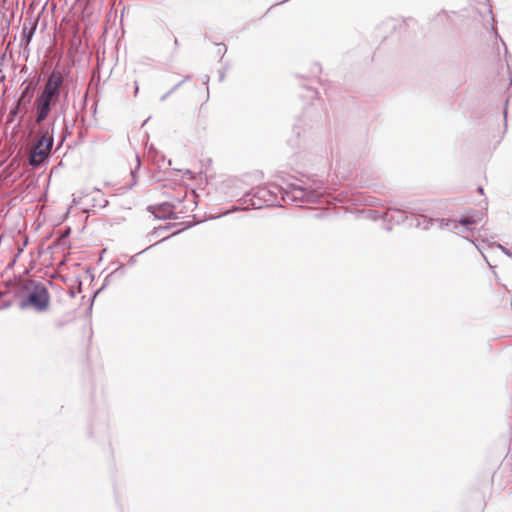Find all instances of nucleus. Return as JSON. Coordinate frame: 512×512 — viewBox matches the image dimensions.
Listing matches in <instances>:
<instances>
[{
  "mask_svg": "<svg viewBox=\"0 0 512 512\" xmlns=\"http://www.w3.org/2000/svg\"><path fill=\"white\" fill-rule=\"evenodd\" d=\"M15 296L21 299V309L32 307L38 312H43L49 307L50 295L47 287L35 280L22 279L18 283Z\"/></svg>",
  "mask_w": 512,
  "mask_h": 512,
  "instance_id": "obj_2",
  "label": "nucleus"
},
{
  "mask_svg": "<svg viewBox=\"0 0 512 512\" xmlns=\"http://www.w3.org/2000/svg\"><path fill=\"white\" fill-rule=\"evenodd\" d=\"M477 215L478 213L476 211H472L461 215L459 219L427 218L426 216H423V229L428 230L434 223L437 222L439 223V228L441 230L447 228L457 234L473 231L475 229V225L479 221Z\"/></svg>",
  "mask_w": 512,
  "mask_h": 512,
  "instance_id": "obj_4",
  "label": "nucleus"
},
{
  "mask_svg": "<svg viewBox=\"0 0 512 512\" xmlns=\"http://www.w3.org/2000/svg\"><path fill=\"white\" fill-rule=\"evenodd\" d=\"M507 105H508V99L505 101V110H504V121L507 122Z\"/></svg>",
  "mask_w": 512,
  "mask_h": 512,
  "instance_id": "obj_23",
  "label": "nucleus"
},
{
  "mask_svg": "<svg viewBox=\"0 0 512 512\" xmlns=\"http://www.w3.org/2000/svg\"><path fill=\"white\" fill-rule=\"evenodd\" d=\"M174 92L172 91V89H170L167 93H165L164 95H162L160 97V101H165L171 94H173Z\"/></svg>",
  "mask_w": 512,
  "mask_h": 512,
  "instance_id": "obj_19",
  "label": "nucleus"
},
{
  "mask_svg": "<svg viewBox=\"0 0 512 512\" xmlns=\"http://www.w3.org/2000/svg\"><path fill=\"white\" fill-rule=\"evenodd\" d=\"M175 206L170 202H163L156 206H149L148 210L154 215L155 218L160 220L178 219L174 212Z\"/></svg>",
  "mask_w": 512,
  "mask_h": 512,
  "instance_id": "obj_9",
  "label": "nucleus"
},
{
  "mask_svg": "<svg viewBox=\"0 0 512 512\" xmlns=\"http://www.w3.org/2000/svg\"><path fill=\"white\" fill-rule=\"evenodd\" d=\"M21 114H22L21 108L18 107L15 104V106L12 107L11 110H10V113H9V116H8V121L12 122L14 120V118L17 117V116H18V119H19Z\"/></svg>",
  "mask_w": 512,
  "mask_h": 512,
  "instance_id": "obj_12",
  "label": "nucleus"
},
{
  "mask_svg": "<svg viewBox=\"0 0 512 512\" xmlns=\"http://www.w3.org/2000/svg\"><path fill=\"white\" fill-rule=\"evenodd\" d=\"M56 103L46 100L42 97L36 96L33 103L34 119L37 124L44 122L51 113L52 107Z\"/></svg>",
  "mask_w": 512,
  "mask_h": 512,
  "instance_id": "obj_8",
  "label": "nucleus"
},
{
  "mask_svg": "<svg viewBox=\"0 0 512 512\" xmlns=\"http://www.w3.org/2000/svg\"><path fill=\"white\" fill-rule=\"evenodd\" d=\"M71 296L75 297V292L74 291H71Z\"/></svg>",
  "mask_w": 512,
  "mask_h": 512,
  "instance_id": "obj_34",
  "label": "nucleus"
},
{
  "mask_svg": "<svg viewBox=\"0 0 512 512\" xmlns=\"http://www.w3.org/2000/svg\"><path fill=\"white\" fill-rule=\"evenodd\" d=\"M327 194L322 181H314L311 184H290L284 189L277 184L259 185L247 191L239 200L242 209H261L270 206H282L288 203H320ZM236 206L233 211L240 210Z\"/></svg>",
  "mask_w": 512,
  "mask_h": 512,
  "instance_id": "obj_1",
  "label": "nucleus"
},
{
  "mask_svg": "<svg viewBox=\"0 0 512 512\" xmlns=\"http://www.w3.org/2000/svg\"><path fill=\"white\" fill-rule=\"evenodd\" d=\"M309 90H310V92L312 93V96H311V97H314V96H316V95L318 94V92H317V91H315V90H312V89H309Z\"/></svg>",
  "mask_w": 512,
  "mask_h": 512,
  "instance_id": "obj_29",
  "label": "nucleus"
},
{
  "mask_svg": "<svg viewBox=\"0 0 512 512\" xmlns=\"http://www.w3.org/2000/svg\"><path fill=\"white\" fill-rule=\"evenodd\" d=\"M478 192H479V193H481V194H483V192H484L483 187L479 186V187H478Z\"/></svg>",
  "mask_w": 512,
  "mask_h": 512,
  "instance_id": "obj_30",
  "label": "nucleus"
},
{
  "mask_svg": "<svg viewBox=\"0 0 512 512\" xmlns=\"http://www.w3.org/2000/svg\"><path fill=\"white\" fill-rule=\"evenodd\" d=\"M145 251H146V249H144V250H142V251L138 252L137 254H135V255L131 256V257L129 258V260H128V264H129V265H134V264L136 263V258H137V256H139L140 254L144 253Z\"/></svg>",
  "mask_w": 512,
  "mask_h": 512,
  "instance_id": "obj_17",
  "label": "nucleus"
},
{
  "mask_svg": "<svg viewBox=\"0 0 512 512\" xmlns=\"http://www.w3.org/2000/svg\"><path fill=\"white\" fill-rule=\"evenodd\" d=\"M224 77H225V73L223 71H220L219 72V80L223 81Z\"/></svg>",
  "mask_w": 512,
  "mask_h": 512,
  "instance_id": "obj_27",
  "label": "nucleus"
},
{
  "mask_svg": "<svg viewBox=\"0 0 512 512\" xmlns=\"http://www.w3.org/2000/svg\"><path fill=\"white\" fill-rule=\"evenodd\" d=\"M63 124H64V127H63V131H62V137H61V139H60V141L58 143L57 149H59L63 145V143L65 142L67 136L71 133L69 131V123L67 122L65 117L63 118Z\"/></svg>",
  "mask_w": 512,
  "mask_h": 512,
  "instance_id": "obj_11",
  "label": "nucleus"
},
{
  "mask_svg": "<svg viewBox=\"0 0 512 512\" xmlns=\"http://www.w3.org/2000/svg\"><path fill=\"white\" fill-rule=\"evenodd\" d=\"M370 213L373 215V219H377L379 217L378 215V212L377 211H373V210H370Z\"/></svg>",
  "mask_w": 512,
  "mask_h": 512,
  "instance_id": "obj_26",
  "label": "nucleus"
},
{
  "mask_svg": "<svg viewBox=\"0 0 512 512\" xmlns=\"http://www.w3.org/2000/svg\"><path fill=\"white\" fill-rule=\"evenodd\" d=\"M313 110V105L308 106L304 111V118H306L308 115H310L311 111Z\"/></svg>",
  "mask_w": 512,
  "mask_h": 512,
  "instance_id": "obj_21",
  "label": "nucleus"
},
{
  "mask_svg": "<svg viewBox=\"0 0 512 512\" xmlns=\"http://www.w3.org/2000/svg\"><path fill=\"white\" fill-rule=\"evenodd\" d=\"M173 225L174 224L168 223L166 226H161L158 229H155V231L153 233H157L158 231H161V230H167V229H169Z\"/></svg>",
  "mask_w": 512,
  "mask_h": 512,
  "instance_id": "obj_20",
  "label": "nucleus"
},
{
  "mask_svg": "<svg viewBox=\"0 0 512 512\" xmlns=\"http://www.w3.org/2000/svg\"><path fill=\"white\" fill-rule=\"evenodd\" d=\"M135 173H136L135 171H131V176H132L133 178H135Z\"/></svg>",
  "mask_w": 512,
  "mask_h": 512,
  "instance_id": "obj_33",
  "label": "nucleus"
},
{
  "mask_svg": "<svg viewBox=\"0 0 512 512\" xmlns=\"http://www.w3.org/2000/svg\"><path fill=\"white\" fill-rule=\"evenodd\" d=\"M71 233V228L67 227L63 233V238L68 237Z\"/></svg>",
  "mask_w": 512,
  "mask_h": 512,
  "instance_id": "obj_24",
  "label": "nucleus"
},
{
  "mask_svg": "<svg viewBox=\"0 0 512 512\" xmlns=\"http://www.w3.org/2000/svg\"><path fill=\"white\" fill-rule=\"evenodd\" d=\"M209 79H210V77H209L208 75H205V76L203 77L202 83H203L204 85H208Z\"/></svg>",
  "mask_w": 512,
  "mask_h": 512,
  "instance_id": "obj_25",
  "label": "nucleus"
},
{
  "mask_svg": "<svg viewBox=\"0 0 512 512\" xmlns=\"http://www.w3.org/2000/svg\"><path fill=\"white\" fill-rule=\"evenodd\" d=\"M138 165H140V158L137 156Z\"/></svg>",
  "mask_w": 512,
  "mask_h": 512,
  "instance_id": "obj_36",
  "label": "nucleus"
},
{
  "mask_svg": "<svg viewBox=\"0 0 512 512\" xmlns=\"http://www.w3.org/2000/svg\"><path fill=\"white\" fill-rule=\"evenodd\" d=\"M216 46L218 47L217 54L220 55L222 59L227 52V47L224 43H216Z\"/></svg>",
  "mask_w": 512,
  "mask_h": 512,
  "instance_id": "obj_14",
  "label": "nucleus"
},
{
  "mask_svg": "<svg viewBox=\"0 0 512 512\" xmlns=\"http://www.w3.org/2000/svg\"><path fill=\"white\" fill-rule=\"evenodd\" d=\"M65 101H66V100L64 99V103H63V105L61 106V111H62V112H64V110H65Z\"/></svg>",
  "mask_w": 512,
  "mask_h": 512,
  "instance_id": "obj_31",
  "label": "nucleus"
},
{
  "mask_svg": "<svg viewBox=\"0 0 512 512\" xmlns=\"http://www.w3.org/2000/svg\"><path fill=\"white\" fill-rule=\"evenodd\" d=\"M113 275L123 276L125 274V265L120 264L115 270L111 272Z\"/></svg>",
  "mask_w": 512,
  "mask_h": 512,
  "instance_id": "obj_16",
  "label": "nucleus"
},
{
  "mask_svg": "<svg viewBox=\"0 0 512 512\" xmlns=\"http://www.w3.org/2000/svg\"><path fill=\"white\" fill-rule=\"evenodd\" d=\"M384 220L394 221L397 224L403 223L406 220L404 212L400 209L390 208L382 215Z\"/></svg>",
  "mask_w": 512,
  "mask_h": 512,
  "instance_id": "obj_10",
  "label": "nucleus"
},
{
  "mask_svg": "<svg viewBox=\"0 0 512 512\" xmlns=\"http://www.w3.org/2000/svg\"><path fill=\"white\" fill-rule=\"evenodd\" d=\"M108 205V200L104 199L103 204H100L102 208L106 207Z\"/></svg>",
  "mask_w": 512,
  "mask_h": 512,
  "instance_id": "obj_28",
  "label": "nucleus"
},
{
  "mask_svg": "<svg viewBox=\"0 0 512 512\" xmlns=\"http://www.w3.org/2000/svg\"><path fill=\"white\" fill-rule=\"evenodd\" d=\"M63 82L64 78L62 73L57 69L52 70L46 79L44 88L37 96L57 103L59 95L63 92L64 99L67 100L68 89H63Z\"/></svg>",
  "mask_w": 512,
  "mask_h": 512,
  "instance_id": "obj_6",
  "label": "nucleus"
},
{
  "mask_svg": "<svg viewBox=\"0 0 512 512\" xmlns=\"http://www.w3.org/2000/svg\"><path fill=\"white\" fill-rule=\"evenodd\" d=\"M113 274L110 273L109 275L106 276L105 280H104V283L103 285L94 293V295L92 296L91 298V302H90V306H89V309H92V305H93V302H94V299L95 297L105 288L106 284L108 283L109 281V278L112 277Z\"/></svg>",
  "mask_w": 512,
  "mask_h": 512,
  "instance_id": "obj_13",
  "label": "nucleus"
},
{
  "mask_svg": "<svg viewBox=\"0 0 512 512\" xmlns=\"http://www.w3.org/2000/svg\"><path fill=\"white\" fill-rule=\"evenodd\" d=\"M174 44H175L176 46L178 45V40H177V39H175Z\"/></svg>",
  "mask_w": 512,
  "mask_h": 512,
  "instance_id": "obj_35",
  "label": "nucleus"
},
{
  "mask_svg": "<svg viewBox=\"0 0 512 512\" xmlns=\"http://www.w3.org/2000/svg\"><path fill=\"white\" fill-rule=\"evenodd\" d=\"M191 79L190 75H186L181 81H179L177 84H175L171 89L173 92L177 91L185 82L189 81Z\"/></svg>",
  "mask_w": 512,
  "mask_h": 512,
  "instance_id": "obj_15",
  "label": "nucleus"
},
{
  "mask_svg": "<svg viewBox=\"0 0 512 512\" xmlns=\"http://www.w3.org/2000/svg\"><path fill=\"white\" fill-rule=\"evenodd\" d=\"M137 92H138V84H137V82H135V93H137Z\"/></svg>",
  "mask_w": 512,
  "mask_h": 512,
  "instance_id": "obj_32",
  "label": "nucleus"
},
{
  "mask_svg": "<svg viewBox=\"0 0 512 512\" xmlns=\"http://www.w3.org/2000/svg\"><path fill=\"white\" fill-rule=\"evenodd\" d=\"M41 79L42 74L36 73V75L30 81H25L23 83L24 86L22 87L21 94L15 103L22 110V114L19 118V124H21L24 121V117L29 111V106L31 105L35 90L40 84Z\"/></svg>",
  "mask_w": 512,
  "mask_h": 512,
  "instance_id": "obj_7",
  "label": "nucleus"
},
{
  "mask_svg": "<svg viewBox=\"0 0 512 512\" xmlns=\"http://www.w3.org/2000/svg\"><path fill=\"white\" fill-rule=\"evenodd\" d=\"M54 127L55 120L52 121L50 127L46 125L39 127V138L35 142L27 159L28 165L33 169H39L49 163L54 147Z\"/></svg>",
  "mask_w": 512,
  "mask_h": 512,
  "instance_id": "obj_3",
  "label": "nucleus"
},
{
  "mask_svg": "<svg viewBox=\"0 0 512 512\" xmlns=\"http://www.w3.org/2000/svg\"><path fill=\"white\" fill-rule=\"evenodd\" d=\"M312 72H313L314 74H316V73H320V72H321V67H320V65H319V64H315V65H314V67H313Z\"/></svg>",
  "mask_w": 512,
  "mask_h": 512,
  "instance_id": "obj_22",
  "label": "nucleus"
},
{
  "mask_svg": "<svg viewBox=\"0 0 512 512\" xmlns=\"http://www.w3.org/2000/svg\"><path fill=\"white\" fill-rule=\"evenodd\" d=\"M313 127L305 122V119H298L293 126L292 135L288 139V145L295 151L306 150L313 141Z\"/></svg>",
  "mask_w": 512,
  "mask_h": 512,
  "instance_id": "obj_5",
  "label": "nucleus"
},
{
  "mask_svg": "<svg viewBox=\"0 0 512 512\" xmlns=\"http://www.w3.org/2000/svg\"><path fill=\"white\" fill-rule=\"evenodd\" d=\"M498 247L501 249V251L507 255L508 257L512 258V251L506 247H504L503 245L499 244Z\"/></svg>",
  "mask_w": 512,
  "mask_h": 512,
  "instance_id": "obj_18",
  "label": "nucleus"
}]
</instances>
